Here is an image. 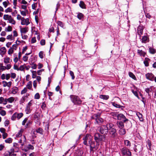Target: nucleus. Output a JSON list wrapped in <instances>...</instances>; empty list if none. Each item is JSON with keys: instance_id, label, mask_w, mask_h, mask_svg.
Instances as JSON below:
<instances>
[{"instance_id": "f257e3e1", "label": "nucleus", "mask_w": 156, "mask_h": 156, "mask_svg": "<svg viewBox=\"0 0 156 156\" xmlns=\"http://www.w3.org/2000/svg\"><path fill=\"white\" fill-rule=\"evenodd\" d=\"M94 140L97 143V145H99L100 141H104L105 140V136L101 135L99 133H96L94 134Z\"/></svg>"}, {"instance_id": "f03ea898", "label": "nucleus", "mask_w": 156, "mask_h": 156, "mask_svg": "<svg viewBox=\"0 0 156 156\" xmlns=\"http://www.w3.org/2000/svg\"><path fill=\"white\" fill-rule=\"evenodd\" d=\"M83 143L85 145L88 146L87 142L89 144L93 140V137L90 135L87 134L86 136L83 138Z\"/></svg>"}, {"instance_id": "7ed1b4c3", "label": "nucleus", "mask_w": 156, "mask_h": 156, "mask_svg": "<svg viewBox=\"0 0 156 156\" xmlns=\"http://www.w3.org/2000/svg\"><path fill=\"white\" fill-rule=\"evenodd\" d=\"M71 101L75 104H80L81 103V101L77 96L71 95L70 96Z\"/></svg>"}, {"instance_id": "20e7f679", "label": "nucleus", "mask_w": 156, "mask_h": 156, "mask_svg": "<svg viewBox=\"0 0 156 156\" xmlns=\"http://www.w3.org/2000/svg\"><path fill=\"white\" fill-rule=\"evenodd\" d=\"M100 113H98L94 115L93 117V119L95 120L96 122L99 124L102 123L103 122V119L100 117Z\"/></svg>"}, {"instance_id": "39448f33", "label": "nucleus", "mask_w": 156, "mask_h": 156, "mask_svg": "<svg viewBox=\"0 0 156 156\" xmlns=\"http://www.w3.org/2000/svg\"><path fill=\"white\" fill-rule=\"evenodd\" d=\"M89 146L90 148V151L93 152L96 150L98 149V147L95 146V143L94 141H92L89 144Z\"/></svg>"}, {"instance_id": "423d86ee", "label": "nucleus", "mask_w": 156, "mask_h": 156, "mask_svg": "<svg viewBox=\"0 0 156 156\" xmlns=\"http://www.w3.org/2000/svg\"><path fill=\"white\" fill-rule=\"evenodd\" d=\"M122 152L123 155L126 156H130L131 152L129 150L126 148H123L122 150Z\"/></svg>"}, {"instance_id": "0eeeda50", "label": "nucleus", "mask_w": 156, "mask_h": 156, "mask_svg": "<svg viewBox=\"0 0 156 156\" xmlns=\"http://www.w3.org/2000/svg\"><path fill=\"white\" fill-rule=\"evenodd\" d=\"M100 132L102 134H106L108 132V131L106 129V127L105 125H103L101 126L99 129Z\"/></svg>"}, {"instance_id": "6e6552de", "label": "nucleus", "mask_w": 156, "mask_h": 156, "mask_svg": "<svg viewBox=\"0 0 156 156\" xmlns=\"http://www.w3.org/2000/svg\"><path fill=\"white\" fill-rule=\"evenodd\" d=\"M109 133L111 137L112 138L116 137L117 135L116 129L115 128L112 129L109 131Z\"/></svg>"}, {"instance_id": "1a4fd4ad", "label": "nucleus", "mask_w": 156, "mask_h": 156, "mask_svg": "<svg viewBox=\"0 0 156 156\" xmlns=\"http://www.w3.org/2000/svg\"><path fill=\"white\" fill-rule=\"evenodd\" d=\"M144 28L143 26H139L137 29V33L140 36L143 34V31Z\"/></svg>"}, {"instance_id": "9d476101", "label": "nucleus", "mask_w": 156, "mask_h": 156, "mask_svg": "<svg viewBox=\"0 0 156 156\" xmlns=\"http://www.w3.org/2000/svg\"><path fill=\"white\" fill-rule=\"evenodd\" d=\"M146 78L150 80L153 81L154 76L151 73H148L145 75Z\"/></svg>"}, {"instance_id": "9b49d317", "label": "nucleus", "mask_w": 156, "mask_h": 156, "mask_svg": "<svg viewBox=\"0 0 156 156\" xmlns=\"http://www.w3.org/2000/svg\"><path fill=\"white\" fill-rule=\"evenodd\" d=\"M15 100L14 97H11L8 98H5V104H7V102L12 103L14 102Z\"/></svg>"}, {"instance_id": "f8f14e48", "label": "nucleus", "mask_w": 156, "mask_h": 156, "mask_svg": "<svg viewBox=\"0 0 156 156\" xmlns=\"http://www.w3.org/2000/svg\"><path fill=\"white\" fill-rule=\"evenodd\" d=\"M18 91V88L16 87H14L11 88V93L13 94H16Z\"/></svg>"}, {"instance_id": "ddd939ff", "label": "nucleus", "mask_w": 156, "mask_h": 156, "mask_svg": "<svg viewBox=\"0 0 156 156\" xmlns=\"http://www.w3.org/2000/svg\"><path fill=\"white\" fill-rule=\"evenodd\" d=\"M6 50L5 47H2L0 48V55L2 57L6 53Z\"/></svg>"}, {"instance_id": "4468645a", "label": "nucleus", "mask_w": 156, "mask_h": 156, "mask_svg": "<svg viewBox=\"0 0 156 156\" xmlns=\"http://www.w3.org/2000/svg\"><path fill=\"white\" fill-rule=\"evenodd\" d=\"M26 139L25 136H23L21 139L19 141V143H21V145L23 146L26 142Z\"/></svg>"}, {"instance_id": "2eb2a0df", "label": "nucleus", "mask_w": 156, "mask_h": 156, "mask_svg": "<svg viewBox=\"0 0 156 156\" xmlns=\"http://www.w3.org/2000/svg\"><path fill=\"white\" fill-rule=\"evenodd\" d=\"M83 152L82 151L78 149L76 150L74 153V156H81Z\"/></svg>"}, {"instance_id": "dca6fc26", "label": "nucleus", "mask_w": 156, "mask_h": 156, "mask_svg": "<svg viewBox=\"0 0 156 156\" xmlns=\"http://www.w3.org/2000/svg\"><path fill=\"white\" fill-rule=\"evenodd\" d=\"M28 28L27 27L20 28V32L21 34H25L28 31Z\"/></svg>"}, {"instance_id": "f3484780", "label": "nucleus", "mask_w": 156, "mask_h": 156, "mask_svg": "<svg viewBox=\"0 0 156 156\" xmlns=\"http://www.w3.org/2000/svg\"><path fill=\"white\" fill-rule=\"evenodd\" d=\"M114 126V125L112 123H108L107 124L106 126V129L107 130H111L112 129H113V127Z\"/></svg>"}, {"instance_id": "a211bd4d", "label": "nucleus", "mask_w": 156, "mask_h": 156, "mask_svg": "<svg viewBox=\"0 0 156 156\" xmlns=\"http://www.w3.org/2000/svg\"><path fill=\"white\" fill-rule=\"evenodd\" d=\"M30 23L29 20L28 18L26 19L23 22H21V24L22 25H28Z\"/></svg>"}, {"instance_id": "6ab92c4d", "label": "nucleus", "mask_w": 156, "mask_h": 156, "mask_svg": "<svg viewBox=\"0 0 156 156\" xmlns=\"http://www.w3.org/2000/svg\"><path fill=\"white\" fill-rule=\"evenodd\" d=\"M117 124L118 126L120 129L123 128L124 127L123 123L121 121L118 122L117 123Z\"/></svg>"}, {"instance_id": "aec40b11", "label": "nucleus", "mask_w": 156, "mask_h": 156, "mask_svg": "<svg viewBox=\"0 0 156 156\" xmlns=\"http://www.w3.org/2000/svg\"><path fill=\"white\" fill-rule=\"evenodd\" d=\"M10 58L9 57H8L7 56H6L4 58V62L5 64H7L9 63L10 62Z\"/></svg>"}, {"instance_id": "412c9836", "label": "nucleus", "mask_w": 156, "mask_h": 156, "mask_svg": "<svg viewBox=\"0 0 156 156\" xmlns=\"http://www.w3.org/2000/svg\"><path fill=\"white\" fill-rule=\"evenodd\" d=\"M148 40V38L147 36H144L142 39V42L143 43H146Z\"/></svg>"}, {"instance_id": "4be33fe9", "label": "nucleus", "mask_w": 156, "mask_h": 156, "mask_svg": "<svg viewBox=\"0 0 156 156\" xmlns=\"http://www.w3.org/2000/svg\"><path fill=\"white\" fill-rule=\"evenodd\" d=\"M125 118V116L122 114H118L117 117V119L119 120H121L122 119Z\"/></svg>"}, {"instance_id": "5701e85b", "label": "nucleus", "mask_w": 156, "mask_h": 156, "mask_svg": "<svg viewBox=\"0 0 156 156\" xmlns=\"http://www.w3.org/2000/svg\"><path fill=\"white\" fill-rule=\"evenodd\" d=\"M138 54L141 56L144 57L145 55V53L142 50H137Z\"/></svg>"}, {"instance_id": "b1692460", "label": "nucleus", "mask_w": 156, "mask_h": 156, "mask_svg": "<svg viewBox=\"0 0 156 156\" xmlns=\"http://www.w3.org/2000/svg\"><path fill=\"white\" fill-rule=\"evenodd\" d=\"M27 88L28 89L30 90L32 87V82L30 81L28 82L26 85Z\"/></svg>"}, {"instance_id": "393cba45", "label": "nucleus", "mask_w": 156, "mask_h": 156, "mask_svg": "<svg viewBox=\"0 0 156 156\" xmlns=\"http://www.w3.org/2000/svg\"><path fill=\"white\" fill-rule=\"evenodd\" d=\"M100 98L101 99L107 100L109 98V96L107 95H101L100 96Z\"/></svg>"}, {"instance_id": "a878e982", "label": "nucleus", "mask_w": 156, "mask_h": 156, "mask_svg": "<svg viewBox=\"0 0 156 156\" xmlns=\"http://www.w3.org/2000/svg\"><path fill=\"white\" fill-rule=\"evenodd\" d=\"M17 118L19 119L23 116V114L22 113H15Z\"/></svg>"}, {"instance_id": "bb28decb", "label": "nucleus", "mask_w": 156, "mask_h": 156, "mask_svg": "<svg viewBox=\"0 0 156 156\" xmlns=\"http://www.w3.org/2000/svg\"><path fill=\"white\" fill-rule=\"evenodd\" d=\"M150 60V59L148 58H145V60L144 62V63L146 66H149V63L148 61Z\"/></svg>"}, {"instance_id": "cd10ccee", "label": "nucleus", "mask_w": 156, "mask_h": 156, "mask_svg": "<svg viewBox=\"0 0 156 156\" xmlns=\"http://www.w3.org/2000/svg\"><path fill=\"white\" fill-rule=\"evenodd\" d=\"M136 114L137 115V116L139 118L140 120L141 121H143V118H142V115L141 114H140L139 112H137Z\"/></svg>"}, {"instance_id": "c85d7f7f", "label": "nucleus", "mask_w": 156, "mask_h": 156, "mask_svg": "<svg viewBox=\"0 0 156 156\" xmlns=\"http://www.w3.org/2000/svg\"><path fill=\"white\" fill-rule=\"evenodd\" d=\"M79 5L80 7L82 9H85L86 8V5L83 1H80Z\"/></svg>"}, {"instance_id": "c756f323", "label": "nucleus", "mask_w": 156, "mask_h": 156, "mask_svg": "<svg viewBox=\"0 0 156 156\" xmlns=\"http://www.w3.org/2000/svg\"><path fill=\"white\" fill-rule=\"evenodd\" d=\"M25 111L27 114H28L30 113L31 111L30 108L29 107L26 106L25 108Z\"/></svg>"}, {"instance_id": "7c9ffc66", "label": "nucleus", "mask_w": 156, "mask_h": 156, "mask_svg": "<svg viewBox=\"0 0 156 156\" xmlns=\"http://www.w3.org/2000/svg\"><path fill=\"white\" fill-rule=\"evenodd\" d=\"M119 132L120 134L123 135L125 134L126 131L123 128H121L119 130Z\"/></svg>"}, {"instance_id": "2f4dec72", "label": "nucleus", "mask_w": 156, "mask_h": 156, "mask_svg": "<svg viewBox=\"0 0 156 156\" xmlns=\"http://www.w3.org/2000/svg\"><path fill=\"white\" fill-rule=\"evenodd\" d=\"M8 21L9 23L15 25L16 23L15 21L12 18V16L9 20Z\"/></svg>"}, {"instance_id": "473e14b6", "label": "nucleus", "mask_w": 156, "mask_h": 156, "mask_svg": "<svg viewBox=\"0 0 156 156\" xmlns=\"http://www.w3.org/2000/svg\"><path fill=\"white\" fill-rule=\"evenodd\" d=\"M23 131V129H21L17 133L16 135V136L17 137H20L22 136V133Z\"/></svg>"}, {"instance_id": "72a5a7b5", "label": "nucleus", "mask_w": 156, "mask_h": 156, "mask_svg": "<svg viewBox=\"0 0 156 156\" xmlns=\"http://www.w3.org/2000/svg\"><path fill=\"white\" fill-rule=\"evenodd\" d=\"M5 30L7 32H11L12 30V27L10 26H9L7 27H5Z\"/></svg>"}, {"instance_id": "f704fd0d", "label": "nucleus", "mask_w": 156, "mask_h": 156, "mask_svg": "<svg viewBox=\"0 0 156 156\" xmlns=\"http://www.w3.org/2000/svg\"><path fill=\"white\" fill-rule=\"evenodd\" d=\"M152 86L150 87L149 88H146L145 91L147 93L149 94L150 92H151L152 90Z\"/></svg>"}, {"instance_id": "c9c22d12", "label": "nucleus", "mask_w": 156, "mask_h": 156, "mask_svg": "<svg viewBox=\"0 0 156 156\" xmlns=\"http://www.w3.org/2000/svg\"><path fill=\"white\" fill-rule=\"evenodd\" d=\"M11 16V15H4L3 16V19L5 20H8Z\"/></svg>"}, {"instance_id": "e433bc0d", "label": "nucleus", "mask_w": 156, "mask_h": 156, "mask_svg": "<svg viewBox=\"0 0 156 156\" xmlns=\"http://www.w3.org/2000/svg\"><path fill=\"white\" fill-rule=\"evenodd\" d=\"M36 131L37 133H39L40 134H43V129L40 128H38L36 130Z\"/></svg>"}, {"instance_id": "4c0bfd02", "label": "nucleus", "mask_w": 156, "mask_h": 156, "mask_svg": "<svg viewBox=\"0 0 156 156\" xmlns=\"http://www.w3.org/2000/svg\"><path fill=\"white\" fill-rule=\"evenodd\" d=\"M57 23L58 26L63 28H64V24L62 22L58 21H57Z\"/></svg>"}, {"instance_id": "58836bf2", "label": "nucleus", "mask_w": 156, "mask_h": 156, "mask_svg": "<svg viewBox=\"0 0 156 156\" xmlns=\"http://www.w3.org/2000/svg\"><path fill=\"white\" fill-rule=\"evenodd\" d=\"M6 39L7 40H13L14 39L13 37L12 34L8 35L6 37Z\"/></svg>"}, {"instance_id": "ea45409f", "label": "nucleus", "mask_w": 156, "mask_h": 156, "mask_svg": "<svg viewBox=\"0 0 156 156\" xmlns=\"http://www.w3.org/2000/svg\"><path fill=\"white\" fill-rule=\"evenodd\" d=\"M83 15L81 13H79L77 15V17L79 20H81L83 18Z\"/></svg>"}, {"instance_id": "a19ab883", "label": "nucleus", "mask_w": 156, "mask_h": 156, "mask_svg": "<svg viewBox=\"0 0 156 156\" xmlns=\"http://www.w3.org/2000/svg\"><path fill=\"white\" fill-rule=\"evenodd\" d=\"M5 99L3 97H0V104H3L4 105H6L5 104Z\"/></svg>"}, {"instance_id": "79ce46f5", "label": "nucleus", "mask_w": 156, "mask_h": 156, "mask_svg": "<svg viewBox=\"0 0 156 156\" xmlns=\"http://www.w3.org/2000/svg\"><path fill=\"white\" fill-rule=\"evenodd\" d=\"M124 143L127 146H131V143L128 140H124Z\"/></svg>"}, {"instance_id": "37998d69", "label": "nucleus", "mask_w": 156, "mask_h": 156, "mask_svg": "<svg viewBox=\"0 0 156 156\" xmlns=\"http://www.w3.org/2000/svg\"><path fill=\"white\" fill-rule=\"evenodd\" d=\"M31 72L32 73V77L33 78H36V72L34 71L33 70H31Z\"/></svg>"}, {"instance_id": "c03bdc74", "label": "nucleus", "mask_w": 156, "mask_h": 156, "mask_svg": "<svg viewBox=\"0 0 156 156\" xmlns=\"http://www.w3.org/2000/svg\"><path fill=\"white\" fill-rule=\"evenodd\" d=\"M129 76L133 79L135 80L136 79V77L131 72L129 73Z\"/></svg>"}, {"instance_id": "a18cd8bd", "label": "nucleus", "mask_w": 156, "mask_h": 156, "mask_svg": "<svg viewBox=\"0 0 156 156\" xmlns=\"http://www.w3.org/2000/svg\"><path fill=\"white\" fill-rule=\"evenodd\" d=\"M12 141V139L11 138H9L5 140L6 143H10Z\"/></svg>"}, {"instance_id": "49530a36", "label": "nucleus", "mask_w": 156, "mask_h": 156, "mask_svg": "<svg viewBox=\"0 0 156 156\" xmlns=\"http://www.w3.org/2000/svg\"><path fill=\"white\" fill-rule=\"evenodd\" d=\"M112 105L114 107L117 108H120L121 106L120 105H118L115 102H113L112 103Z\"/></svg>"}, {"instance_id": "de8ad7c7", "label": "nucleus", "mask_w": 156, "mask_h": 156, "mask_svg": "<svg viewBox=\"0 0 156 156\" xmlns=\"http://www.w3.org/2000/svg\"><path fill=\"white\" fill-rule=\"evenodd\" d=\"M17 45L16 44H14L10 48H11L13 51L16 50L17 48Z\"/></svg>"}, {"instance_id": "09e8293b", "label": "nucleus", "mask_w": 156, "mask_h": 156, "mask_svg": "<svg viewBox=\"0 0 156 156\" xmlns=\"http://www.w3.org/2000/svg\"><path fill=\"white\" fill-rule=\"evenodd\" d=\"M0 69L2 71H3L5 70H6V69L5 66H2V64H0Z\"/></svg>"}, {"instance_id": "8fccbe9b", "label": "nucleus", "mask_w": 156, "mask_h": 156, "mask_svg": "<svg viewBox=\"0 0 156 156\" xmlns=\"http://www.w3.org/2000/svg\"><path fill=\"white\" fill-rule=\"evenodd\" d=\"M27 91V89L26 87H25L21 91V94L25 93Z\"/></svg>"}, {"instance_id": "3c124183", "label": "nucleus", "mask_w": 156, "mask_h": 156, "mask_svg": "<svg viewBox=\"0 0 156 156\" xmlns=\"http://www.w3.org/2000/svg\"><path fill=\"white\" fill-rule=\"evenodd\" d=\"M26 100V97L25 96H23L21 99L20 102L21 103H24Z\"/></svg>"}, {"instance_id": "603ef678", "label": "nucleus", "mask_w": 156, "mask_h": 156, "mask_svg": "<svg viewBox=\"0 0 156 156\" xmlns=\"http://www.w3.org/2000/svg\"><path fill=\"white\" fill-rule=\"evenodd\" d=\"M149 51L151 54H154L155 52V50L151 48H149Z\"/></svg>"}, {"instance_id": "864d4df0", "label": "nucleus", "mask_w": 156, "mask_h": 156, "mask_svg": "<svg viewBox=\"0 0 156 156\" xmlns=\"http://www.w3.org/2000/svg\"><path fill=\"white\" fill-rule=\"evenodd\" d=\"M118 113L117 112H113L111 113V115H112L114 117H117L118 115Z\"/></svg>"}, {"instance_id": "5fc2aeb1", "label": "nucleus", "mask_w": 156, "mask_h": 156, "mask_svg": "<svg viewBox=\"0 0 156 156\" xmlns=\"http://www.w3.org/2000/svg\"><path fill=\"white\" fill-rule=\"evenodd\" d=\"M14 51H13L11 48H10L9 50L8 53V54L11 55L13 52Z\"/></svg>"}, {"instance_id": "6e6d98bb", "label": "nucleus", "mask_w": 156, "mask_h": 156, "mask_svg": "<svg viewBox=\"0 0 156 156\" xmlns=\"http://www.w3.org/2000/svg\"><path fill=\"white\" fill-rule=\"evenodd\" d=\"M25 69V67L23 65H21L20 66L19 69H18V70H20L21 71H23Z\"/></svg>"}, {"instance_id": "4d7b16f0", "label": "nucleus", "mask_w": 156, "mask_h": 156, "mask_svg": "<svg viewBox=\"0 0 156 156\" xmlns=\"http://www.w3.org/2000/svg\"><path fill=\"white\" fill-rule=\"evenodd\" d=\"M9 2L8 1H5L3 2V5L5 8H6L8 5V4H9Z\"/></svg>"}, {"instance_id": "13d9d810", "label": "nucleus", "mask_w": 156, "mask_h": 156, "mask_svg": "<svg viewBox=\"0 0 156 156\" xmlns=\"http://www.w3.org/2000/svg\"><path fill=\"white\" fill-rule=\"evenodd\" d=\"M70 74L72 77V79L73 80L75 78V76H74V73L72 71H70L69 72Z\"/></svg>"}, {"instance_id": "bf43d9fd", "label": "nucleus", "mask_w": 156, "mask_h": 156, "mask_svg": "<svg viewBox=\"0 0 156 156\" xmlns=\"http://www.w3.org/2000/svg\"><path fill=\"white\" fill-rule=\"evenodd\" d=\"M16 118L17 117H16V113H15L11 117V119L12 120H15Z\"/></svg>"}, {"instance_id": "052dcab7", "label": "nucleus", "mask_w": 156, "mask_h": 156, "mask_svg": "<svg viewBox=\"0 0 156 156\" xmlns=\"http://www.w3.org/2000/svg\"><path fill=\"white\" fill-rule=\"evenodd\" d=\"M6 114V112L4 110H2L0 112V114L3 116H4Z\"/></svg>"}, {"instance_id": "680f3d73", "label": "nucleus", "mask_w": 156, "mask_h": 156, "mask_svg": "<svg viewBox=\"0 0 156 156\" xmlns=\"http://www.w3.org/2000/svg\"><path fill=\"white\" fill-rule=\"evenodd\" d=\"M39 55L41 58H43V52L42 51H40L39 53Z\"/></svg>"}, {"instance_id": "e2e57ef3", "label": "nucleus", "mask_w": 156, "mask_h": 156, "mask_svg": "<svg viewBox=\"0 0 156 156\" xmlns=\"http://www.w3.org/2000/svg\"><path fill=\"white\" fill-rule=\"evenodd\" d=\"M40 98L39 94L38 93H37L35 95L34 98L36 99H39Z\"/></svg>"}, {"instance_id": "0e129e2a", "label": "nucleus", "mask_w": 156, "mask_h": 156, "mask_svg": "<svg viewBox=\"0 0 156 156\" xmlns=\"http://www.w3.org/2000/svg\"><path fill=\"white\" fill-rule=\"evenodd\" d=\"M12 67V66L10 64H7L5 67L7 70H9Z\"/></svg>"}, {"instance_id": "69168bd1", "label": "nucleus", "mask_w": 156, "mask_h": 156, "mask_svg": "<svg viewBox=\"0 0 156 156\" xmlns=\"http://www.w3.org/2000/svg\"><path fill=\"white\" fill-rule=\"evenodd\" d=\"M28 120V118H25L24 120L22 122V125H24L25 123L27 122Z\"/></svg>"}, {"instance_id": "338daca9", "label": "nucleus", "mask_w": 156, "mask_h": 156, "mask_svg": "<svg viewBox=\"0 0 156 156\" xmlns=\"http://www.w3.org/2000/svg\"><path fill=\"white\" fill-rule=\"evenodd\" d=\"M41 78L40 76H37L36 77V80L38 81L39 84L40 83Z\"/></svg>"}, {"instance_id": "774afa93", "label": "nucleus", "mask_w": 156, "mask_h": 156, "mask_svg": "<svg viewBox=\"0 0 156 156\" xmlns=\"http://www.w3.org/2000/svg\"><path fill=\"white\" fill-rule=\"evenodd\" d=\"M22 38L23 39H26L28 38V36L23 34H21Z\"/></svg>"}]
</instances>
